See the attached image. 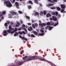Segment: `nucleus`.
I'll return each mask as SVG.
<instances>
[{
    "instance_id": "1",
    "label": "nucleus",
    "mask_w": 66,
    "mask_h": 66,
    "mask_svg": "<svg viewBox=\"0 0 66 66\" xmlns=\"http://www.w3.org/2000/svg\"><path fill=\"white\" fill-rule=\"evenodd\" d=\"M39 57L37 56H31L29 57L27 60V61H31L33 59L35 60H37V59H39Z\"/></svg>"
},
{
    "instance_id": "2",
    "label": "nucleus",
    "mask_w": 66,
    "mask_h": 66,
    "mask_svg": "<svg viewBox=\"0 0 66 66\" xmlns=\"http://www.w3.org/2000/svg\"><path fill=\"white\" fill-rule=\"evenodd\" d=\"M7 32L9 33H11V34H13L14 33L13 31H11V30H4L3 32V35L4 36H6L7 35Z\"/></svg>"
},
{
    "instance_id": "3",
    "label": "nucleus",
    "mask_w": 66,
    "mask_h": 66,
    "mask_svg": "<svg viewBox=\"0 0 66 66\" xmlns=\"http://www.w3.org/2000/svg\"><path fill=\"white\" fill-rule=\"evenodd\" d=\"M4 3L6 4V6H7V7H11L12 6V4H11V2L9 1H5L4 2Z\"/></svg>"
},
{
    "instance_id": "4",
    "label": "nucleus",
    "mask_w": 66,
    "mask_h": 66,
    "mask_svg": "<svg viewBox=\"0 0 66 66\" xmlns=\"http://www.w3.org/2000/svg\"><path fill=\"white\" fill-rule=\"evenodd\" d=\"M35 26L36 28H37L38 27V24H37V23H35V24H32V27L34 29H35Z\"/></svg>"
},
{
    "instance_id": "5",
    "label": "nucleus",
    "mask_w": 66,
    "mask_h": 66,
    "mask_svg": "<svg viewBox=\"0 0 66 66\" xmlns=\"http://www.w3.org/2000/svg\"><path fill=\"white\" fill-rule=\"evenodd\" d=\"M15 4L16 5V7L17 9H19V4L17 2H15Z\"/></svg>"
},
{
    "instance_id": "6",
    "label": "nucleus",
    "mask_w": 66,
    "mask_h": 66,
    "mask_svg": "<svg viewBox=\"0 0 66 66\" xmlns=\"http://www.w3.org/2000/svg\"><path fill=\"white\" fill-rule=\"evenodd\" d=\"M22 65V62L18 61L16 64V65L18 66H20Z\"/></svg>"
},
{
    "instance_id": "7",
    "label": "nucleus",
    "mask_w": 66,
    "mask_h": 66,
    "mask_svg": "<svg viewBox=\"0 0 66 66\" xmlns=\"http://www.w3.org/2000/svg\"><path fill=\"white\" fill-rule=\"evenodd\" d=\"M52 18L53 19L54 21H57V20L56 17L54 16H52Z\"/></svg>"
},
{
    "instance_id": "8",
    "label": "nucleus",
    "mask_w": 66,
    "mask_h": 66,
    "mask_svg": "<svg viewBox=\"0 0 66 66\" xmlns=\"http://www.w3.org/2000/svg\"><path fill=\"white\" fill-rule=\"evenodd\" d=\"M10 13H11V14H12V15H17V12H15L13 11L11 12Z\"/></svg>"
},
{
    "instance_id": "9",
    "label": "nucleus",
    "mask_w": 66,
    "mask_h": 66,
    "mask_svg": "<svg viewBox=\"0 0 66 66\" xmlns=\"http://www.w3.org/2000/svg\"><path fill=\"white\" fill-rule=\"evenodd\" d=\"M39 26H42V27H43V26H46V24L45 23H42L41 24V23H40L39 24Z\"/></svg>"
},
{
    "instance_id": "10",
    "label": "nucleus",
    "mask_w": 66,
    "mask_h": 66,
    "mask_svg": "<svg viewBox=\"0 0 66 66\" xmlns=\"http://www.w3.org/2000/svg\"><path fill=\"white\" fill-rule=\"evenodd\" d=\"M28 30L29 31H32L33 30V28L31 26H30L29 28H28Z\"/></svg>"
},
{
    "instance_id": "11",
    "label": "nucleus",
    "mask_w": 66,
    "mask_h": 66,
    "mask_svg": "<svg viewBox=\"0 0 66 66\" xmlns=\"http://www.w3.org/2000/svg\"><path fill=\"white\" fill-rule=\"evenodd\" d=\"M54 4H52L49 3L48 5H47V6L49 7L50 6H52V5H53Z\"/></svg>"
},
{
    "instance_id": "12",
    "label": "nucleus",
    "mask_w": 66,
    "mask_h": 66,
    "mask_svg": "<svg viewBox=\"0 0 66 66\" xmlns=\"http://www.w3.org/2000/svg\"><path fill=\"white\" fill-rule=\"evenodd\" d=\"M60 6L62 9H64L65 8V5L61 4V5Z\"/></svg>"
},
{
    "instance_id": "13",
    "label": "nucleus",
    "mask_w": 66,
    "mask_h": 66,
    "mask_svg": "<svg viewBox=\"0 0 66 66\" xmlns=\"http://www.w3.org/2000/svg\"><path fill=\"white\" fill-rule=\"evenodd\" d=\"M9 29L10 31H13L14 30V28H13L12 27V26H10L9 27Z\"/></svg>"
},
{
    "instance_id": "14",
    "label": "nucleus",
    "mask_w": 66,
    "mask_h": 66,
    "mask_svg": "<svg viewBox=\"0 0 66 66\" xmlns=\"http://www.w3.org/2000/svg\"><path fill=\"white\" fill-rule=\"evenodd\" d=\"M39 60H40V61H46V59H44V58H39Z\"/></svg>"
},
{
    "instance_id": "15",
    "label": "nucleus",
    "mask_w": 66,
    "mask_h": 66,
    "mask_svg": "<svg viewBox=\"0 0 66 66\" xmlns=\"http://www.w3.org/2000/svg\"><path fill=\"white\" fill-rule=\"evenodd\" d=\"M34 14L35 16H38L39 15V13L38 12H36L35 13H34Z\"/></svg>"
},
{
    "instance_id": "16",
    "label": "nucleus",
    "mask_w": 66,
    "mask_h": 66,
    "mask_svg": "<svg viewBox=\"0 0 66 66\" xmlns=\"http://www.w3.org/2000/svg\"><path fill=\"white\" fill-rule=\"evenodd\" d=\"M22 40H26V41H27L28 40V39L27 38H25L24 37H22Z\"/></svg>"
},
{
    "instance_id": "17",
    "label": "nucleus",
    "mask_w": 66,
    "mask_h": 66,
    "mask_svg": "<svg viewBox=\"0 0 66 66\" xmlns=\"http://www.w3.org/2000/svg\"><path fill=\"white\" fill-rule=\"evenodd\" d=\"M46 16L47 17H49V16L50 17V16H51V15L50 14L48 13L46 15Z\"/></svg>"
},
{
    "instance_id": "18",
    "label": "nucleus",
    "mask_w": 66,
    "mask_h": 66,
    "mask_svg": "<svg viewBox=\"0 0 66 66\" xmlns=\"http://www.w3.org/2000/svg\"><path fill=\"white\" fill-rule=\"evenodd\" d=\"M19 34V33H18V32H16L15 33V34L14 35V36H17V35H18Z\"/></svg>"
},
{
    "instance_id": "19",
    "label": "nucleus",
    "mask_w": 66,
    "mask_h": 66,
    "mask_svg": "<svg viewBox=\"0 0 66 66\" xmlns=\"http://www.w3.org/2000/svg\"><path fill=\"white\" fill-rule=\"evenodd\" d=\"M49 28L48 29L49 30H51L53 28H54V27H50L49 26V27H48Z\"/></svg>"
},
{
    "instance_id": "20",
    "label": "nucleus",
    "mask_w": 66,
    "mask_h": 66,
    "mask_svg": "<svg viewBox=\"0 0 66 66\" xmlns=\"http://www.w3.org/2000/svg\"><path fill=\"white\" fill-rule=\"evenodd\" d=\"M56 8L57 11H60L61 10V8L59 7H56Z\"/></svg>"
},
{
    "instance_id": "21",
    "label": "nucleus",
    "mask_w": 66,
    "mask_h": 66,
    "mask_svg": "<svg viewBox=\"0 0 66 66\" xmlns=\"http://www.w3.org/2000/svg\"><path fill=\"white\" fill-rule=\"evenodd\" d=\"M33 33L35 35H38V32H36V31H34Z\"/></svg>"
},
{
    "instance_id": "22",
    "label": "nucleus",
    "mask_w": 66,
    "mask_h": 66,
    "mask_svg": "<svg viewBox=\"0 0 66 66\" xmlns=\"http://www.w3.org/2000/svg\"><path fill=\"white\" fill-rule=\"evenodd\" d=\"M17 31V28H15V29L13 31H12V32H13V33L14 32H15Z\"/></svg>"
},
{
    "instance_id": "23",
    "label": "nucleus",
    "mask_w": 66,
    "mask_h": 66,
    "mask_svg": "<svg viewBox=\"0 0 66 66\" xmlns=\"http://www.w3.org/2000/svg\"><path fill=\"white\" fill-rule=\"evenodd\" d=\"M35 2V3L37 4H38L39 3H38V0H34Z\"/></svg>"
},
{
    "instance_id": "24",
    "label": "nucleus",
    "mask_w": 66,
    "mask_h": 66,
    "mask_svg": "<svg viewBox=\"0 0 66 66\" xmlns=\"http://www.w3.org/2000/svg\"><path fill=\"white\" fill-rule=\"evenodd\" d=\"M27 57H28V56H25V57H23L22 58V59L23 60H25V59Z\"/></svg>"
},
{
    "instance_id": "25",
    "label": "nucleus",
    "mask_w": 66,
    "mask_h": 66,
    "mask_svg": "<svg viewBox=\"0 0 66 66\" xmlns=\"http://www.w3.org/2000/svg\"><path fill=\"white\" fill-rule=\"evenodd\" d=\"M64 10H65V9H62L60 11L61 13H63L64 11Z\"/></svg>"
},
{
    "instance_id": "26",
    "label": "nucleus",
    "mask_w": 66,
    "mask_h": 66,
    "mask_svg": "<svg viewBox=\"0 0 66 66\" xmlns=\"http://www.w3.org/2000/svg\"><path fill=\"white\" fill-rule=\"evenodd\" d=\"M23 29L25 31V32H26L27 33V29H26V28H23Z\"/></svg>"
},
{
    "instance_id": "27",
    "label": "nucleus",
    "mask_w": 66,
    "mask_h": 66,
    "mask_svg": "<svg viewBox=\"0 0 66 66\" xmlns=\"http://www.w3.org/2000/svg\"><path fill=\"white\" fill-rule=\"evenodd\" d=\"M58 24H59V22H57L56 24L54 25V27H56V26H57Z\"/></svg>"
},
{
    "instance_id": "28",
    "label": "nucleus",
    "mask_w": 66,
    "mask_h": 66,
    "mask_svg": "<svg viewBox=\"0 0 66 66\" xmlns=\"http://www.w3.org/2000/svg\"><path fill=\"white\" fill-rule=\"evenodd\" d=\"M18 12L19 14H22V12L21 11H18Z\"/></svg>"
},
{
    "instance_id": "29",
    "label": "nucleus",
    "mask_w": 66,
    "mask_h": 66,
    "mask_svg": "<svg viewBox=\"0 0 66 66\" xmlns=\"http://www.w3.org/2000/svg\"><path fill=\"white\" fill-rule=\"evenodd\" d=\"M31 5H28V8L29 10L31 9Z\"/></svg>"
},
{
    "instance_id": "30",
    "label": "nucleus",
    "mask_w": 66,
    "mask_h": 66,
    "mask_svg": "<svg viewBox=\"0 0 66 66\" xmlns=\"http://www.w3.org/2000/svg\"><path fill=\"white\" fill-rule=\"evenodd\" d=\"M44 33H42L40 34H39L38 35L39 36H43V35H44Z\"/></svg>"
},
{
    "instance_id": "31",
    "label": "nucleus",
    "mask_w": 66,
    "mask_h": 66,
    "mask_svg": "<svg viewBox=\"0 0 66 66\" xmlns=\"http://www.w3.org/2000/svg\"><path fill=\"white\" fill-rule=\"evenodd\" d=\"M46 25L48 26H50V22H47L46 23Z\"/></svg>"
},
{
    "instance_id": "32",
    "label": "nucleus",
    "mask_w": 66,
    "mask_h": 66,
    "mask_svg": "<svg viewBox=\"0 0 66 66\" xmlns=\"http://www.w3.org/2000/svg\"><path fill=\"white\" fill-rule=\"evenodd\" d=\"M31 37H35V36L34 35L32 34L31 35Z\"/></svg>"
},
{
    "instance_id": "33",
    "label": "nucleus",
    "mask_w": 66,
    "mask_h": 66,
    "mask_svg": "<svg viewBox=\"0 0 66 66\" xmlns=\"http://www.w3.org/2000/svg\"><path fill=\"white\" fill-rule=\"evenodd\" d=\"M43 12L41 11L40 12V15H42V14L43 15Z\"/></svg>"
},
{
    "instance_id": "34",
    "label": "nucleus",
    "mask_w": 66,
    "mask_h": 66,
    "mask_svg": "<svg viewBox=\"0 0 66 66\" xmlns=\"http://www.w3.org/2000/svg\"><path fill=\"white\" fill-rule=\"evenodd\" d=\"M50 9L52 10H55V7H51Z\"/></svg>"
},
{
    "instance_id": "35",
    "label": "nucleus",
    "mask_w": 66,
    "mask_h": 66,
    "mask_svg": "<svg viewBox=\"0 0 66 66\" xmlns=\"http://www.w3.org/2000/svg\"><path fill=\"white\" fill-rule=\"evenodd\" d=\"M47 0L48 1H49L50 2V3H53V2L51 0Z\"/></svg>"
},
{
    "instance_id": "36",
    "label": "nucleus",
    "mask_w": 66,
    "mask_h": 66,
    "mask_svg": "<svg viewBox=\"0 0 66 66\" xmlns=\"http://www.w3.org/2000/svg\"><path fill=\"white\" fill-rule=\"evenodd\" d=\"M43 13L44 15H46V11H43Z\"/></svg>"
},
{
    "instance_id": "37",
    "label": "nucleus",
    "mask_w": 66,
    "mask_h": 66,
    "mask_svg": "<svg viewBox=\"0 0 66 66\" xmlns=\"http://www.w3.org/2000/svg\"><path fill=\"white\" fill-rule=\"evenodd\" d=\"M29 2L30 3H31V4H33V3L31 1H29Z\"/></svg>"
},
{
    "instance_id": "38",
    "label": "nucleus",
    "mask_w": 66,
    "mask_h": 66,
    "mask_svg": "<svg viewBox=\"0 0 66 66\" xmlns=\"http://www.w3.org/2000/svg\"><path fill=\"white\" fill-rule=\"evenodd\" d=\"M18 33H19V34H21V35H22V32H21V31H19L18 32Z\"/></svg>"
},
{
    "instance_id": "39",
    "label": "nucleus",
    "mask_w": 66,
    "mask_h": 66,
    "mask_svg": "<svg viewBox=\"0 0 66 66\" xmlns=\"http://www.w3.org/2000/svg\"><path fill=\"white\" fill-rule=\"evenodd\" d=\"M26 18H27V19H30V17L28 16H26Z\"/></svg>"
},
{
    "instance_id": "40",
    "label": "nucleus",
    "mask_w": 66,
    "mask_h": 66,
    "mask_svg": "<svg viewBox=\"0 0 66 66\" xmlns=\"http://www.w3.org/2000/svg\"><path fill=\"white\" fill-rule=\"evenodd\" d=\"M52 15H54L55 16V12H53L52 13Z\"/></svg>"
},
{
    "instance_id": "41",
    "label": "nucleus",
    "mask_w": 66,
    "mask_h": 66,
    "mask_svg": "<svg viewBox=\"0 0 66 66\" xmlns=\"http://www.w3.org/2000/svg\"><path fill=\"white\" fill-rule=\"evenodd\" d=\"M49 26H47L46 27H45V29H46V30H47L48 28H49Z\"/></svg>"
},
{
    "instance_id": "42",
    "label": "nucleus",
    "mask_w": 66,
    "mask_h": 66,
    "mask_svg": "<svg viewBox=\"0 0 66 66\" xmlns=\"http://www.w3.org/2000/svg\"><path fill=\"white\" fill-rule=\"evenodd\" d=\"M7 24H10V22L9 21H7Z\"/></svg>"
},
{
    "instance_id": "43",
    "label": "nucleus",
    "mask_w": 66,
    "mask_h": 66,
    "mask_svg": "<svg viewBox=\"0 0 66 66\" xmlns=\"http://www.w3.org/2000/svg\"><path fill=\"white\" fill-rule=\"evenodd\" d=\"M16 23L18 24L19 25H20V23L19 22H17Z\"/></svg>"
},
{
    "instance_id": "44",
    "label": "nucleus",
    "mask_w": 66,
    "mask_h": 66,
    "mask_svg": "<svg viewBox=\"0 0 66 66\" xmlns=\"http://www.w3.org/2000/svg\"><path fill=\"white\" fill-rule=\"evenodd\" d=\"M55 14L56 16H57V15H58V12H56Z\"/></svg>"
},
{
    "instance_id": "45",
    "label": "nucleus",
    "mask_w": 66,
    "mask_h": 66,
    "mask_svg": "<svg viewBox=\"0 0 66 66\" xmlns=\"http://www.w3.org/2000/svg\"><path fill=\"white\" fill-rule=\"evenodd\" d=\"M61 15L60 14H59L58 15V18H60V17H61Z\"/></svg>"
},
{
    "instance_id": "46",
    "label": "nucleus",
    "mask_w": 66,
    "mask_h": 66,
    "mask_svg": "<svg viewBox=\"0 0 66 66\" xmlns=\"http://www.w3.org/2000/svg\"><path fill=\"white\" fill-rule=\"evenodd\" d=\"M52 26H54V23L53 22H52L51 24Z\"/></svg>"
},
{
    "instance_id": "47",
    "label": "nucleus",
    "mask_w": 66,
    "mask_h": 66,
    "mask_svg": "<svg viewBox=\"0 0 66 66\" xmlns=\"http://www.w3.org/2000/svg\"><path fill=\"white\" fill-rule=\"evenodd\" d=\"M4 25L5 26H6H6H7V23H5Z\"/></svg>"
},
{
    "instance_id": "48",
    "label": "nucleus",
    "mask_w": 66,
    "mask_h": 66,
    "mask_svg": "<svg viewBox=\"0 0 66 66\" xmlns=\"http://www.w3.org/2000/svg\"><path fill=\"white\" fill-rule=\"evenodd\" d=\"M20 54H23V51H22L21 52H20Z\"/></svg>"
},
{
    "instance_id": "49",
    "label": "nucleus",
    "mask_w": 66,
    "mask_h": 66,
    "mask_svg": "<svg viewBox=\"0 0 66 66\" xmlns=\"http://www.w3.org/2000/svg\"><path fill=\"white\" fill-rule=\"evenodd\" d=\"M6 13V12L5 11H3V14L4 15V14H5V13Z\"/></svg>"
},
{
    "instance_id": "50",
    "label": "nucleus",
    "mask_w": 66,
    "mask_h": 66,
    "mask_svg": "<svg viewBox=\"0 0 66 66\" xmlns=\"http://www.w3.org/2000/svg\"><path fill=\"white\" fill-rule=\"evenodd\" d=\"M22 34H26L25 32H24V31H22Z\"/></svg>"
},
{
    "instance_id": "51",
    "label": "nucleus",
    "mask_w": 66,
    "mask_h": 66,
    "mask_svg": "<svg viewBox=\"0 0 66 66\" xmlns=\"http://www.w3.org/2000/svg\"><path fill=\"white\" fill-rule=\"evenodd\" d=\"M27 24L28 25V26H31V23H27Z\"/></svg>"
},
{
    "instance_id": "52",
    "label": "nucleus",
    "mask_w": 66,
    "mask_h": 66,
    "mask_svg": "<svg viewBox=\"0 0 66 66\" xmlns=\"http://www.w3.org/2000/svg\"><path fill=\"white\" fill-rule=\"evenodd\" d=\"M18 30L19 31H20V30H21V29L20 28H19L18 29Z\"/></svg>"
},
{
    "instance_id": "53",
    "label": "nucleus",
    "mask_w": 66,
    "mask_h": 66,
    "mask_svg": "<svg viewBox=\"0 0 66 66\" xmlns=\"http://www.w3.org/2000/svg\"><path fill=\"white\" fill-rule=\"evenodd\" d=\"M32 23H34V22H35V21L34 20H32L31 21Z\"/></svg>"
},
{
    "instance_id": "54",
    "label": "nucleus",
    "mask_w": 66,
    "mask_h": 66,
    "mask_svg": "<svg viewBox=\"0 0 66 66\" xmlns=\"http://www.w3.org/2000/svg\"><path fill=\"white\" fill-rule=\"evenodd\" d=\"M20 22L21 23V24H22V23H23V21H22L21 20L20 21Z\"/></svg>"
},
{
    "instance_id": "55",
    "label": "nucleus",
    "mask_w": 66,
    "mask_h": 66,
    "mask_svg": "<svg viewBox=\"0 0 66 66\" xmlns=\"http://www.w3.org/2000/svg\"><path fill=\"white\" fill-rule=\"evenodd\" d=\"M40 31L41 32H44V30H40Z\"/></svg>"
},
{
    "instance_id": "56",
    "label": "nucleus",
    "mask_w": 66,
    "mask_h": 66,
    "mask_svg": "<svg viewBox=\"0 0 66 66\" xmlns=\"http://www.w3.org/2000/svg\"><path fill=\"white\" fill-rule=\"evenodd\" d=\"M53 1L54 2H57V0H53Z\"/></svg>"
},
{
    "instance_id": "57",
    "label": "nucleus",
    "mask_w": 66,
    "mask_h": 66,
    "mask_svg": "<svg viewBox=\"0 0 66 66\" xmlns=\"http://www.w3.org/2000/svg\"><path fill=\"white\" fill-rule=\"evenodd\" d=\"M22 27H26V26H25V25H24V24H23L22 25Z\"/></svg>"
},
{
    "instance_id": "58",
    "label": "nucleus",
    "mask_w": 66,
    "mask_h": 66,
    "mask_svg": "<svg viewBox=\"0 0 66 66\" xmlns=\"http://www.w3.org/2000/svg\"><path fill=\"white\" fill-rule=\"evenodd\" d=\"M3 14H1L0 15V17H1V16H3Z\"/></svg>"
},
{
    "instance_id": "59",
    "label": "nucleus",
    "mask_w": 66,
    "mask_h": 66,
    "mask_svg": "<svg viewBox=\"0 0 66 66\" xmlns=\"http://www.w3.org/2000/svg\"><path fill=\"white\" fill-rule=\"evenodd\" d=\"M19 26V25H17V24H16L15 25V27H18Z\"/></svg>"
},
{
    "instance_id": "60",
    "label": "nucleus",
    "mask_w": 66,
    "mask_h": 66,
    "mask_svg": "<svg viewBox=\"0 0 66 66\" xmlns=\"http://www.w3.org/2000/svg\"><path fill=\"white\" fill-rule=\"evenodd\" d=\"M28 36H29V37H30V36H31L30 34H28Z\"/></svg>"
},
{
    "instance_id": "61",
    "label": "nucleus",
    "mask_w": 66,
    "mask_h": 66,
    "mask_svg": "<svg viewBox=\"0 0 66 66\" xmlns=\"http://www.w3.org/2000/svg\"><path fill=\"white\" fill-rule=\"evenodd\" d=\"M26 0H19L20 1V2H21L22 1H25Z\"/></svg>"
},
{
    "instance_id": "62",
    "label": "nucleus",
    "mask_w": 66,
    "mask_h": 66,
    "mask_svg": "<svg viewBox=\"0 0 66 66\" xmlns=\"http://www.w3.org/2000/svg\"><path fill=\"white\" fill-rule=\"evenodd\" d=\"M19 36V37H20V38H22V37H21V36L20 35Z\"/></svg>"
},
{
    "instance_id": "63",
    "label": "nucleus",
    "mask_w": 66,
    "mask_h": 66,
    "mask_svg": "<svg viewBox=\"0 0 66 66\" xmlns=\"http://www.w3.org/2000/svg\"><path fill=\"white\" fill-rule=\"evenodd\" d=\"M13 3H14L15 2V0H12Z\"/></svg>"
},
{
    "instance_id": "64",
    "label": "nucleus",
    "mask_w": 66,
    "mask_h": 66,
    "mask_svg": "<svg viewBox=\"0 0 66 66\" xmlns=\"http://www.w3.org/2000/svg\"><path fill=\"white\" fill-rule=\"evenodd\" d=\"M9 18H12V16H10L9 17Z\"/></svg>"
}]
</instances>
